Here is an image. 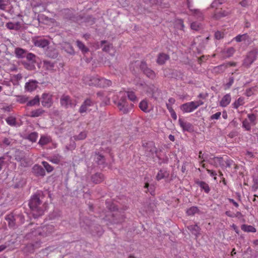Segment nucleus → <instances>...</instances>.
<instances>
[{
	"instance_id": "9b49d317",
	"label": "nucleus",
	"mask_w": 258,
	"mask_h": 258,
	"mask_svg": "<svg viewBox=\"0 0 258 258\" xmlns=\"http://www.w3.org/2000/svg\"><path fill=\"white\" fill-rule=\"evenodd\" d=\"M94 105V102L90 99H86L79 109V112L83 113L89 110V108Z\"/></svg>"
},
{
	"instance_id": "69168bd1",
	"label": "nucleus",
	"mask_w": 258,
	"mask_h": 258,
	"mask_svg": "<svg viewBox=\"0 0 258 258\" xmlns=\"http://www.w3.org/2000/svg\"><path fill=\"white\" fill-rule=\"evenodd\" d=\"M234 83V78L233 77H231L229 78V82L226 84V86H227L228 88H229Z\"/></svg>"
},
{
	"instance_id": "473e14b6",
	"label": "nucleus",
	"mask_w": 258,
	"mask_h": 258,
	"mask_svg": "<svg viewBox=\"0 0 258 258\" xmlns=\"http://www.w3.org/2000/svg\"><path fill=\"white\" fill-rule=\"evenodd\" d=\"M179 123L183 130L189 131L190 128L191 124L188 122H185L181 119H179Z\"/></svg>"
},
{
	"instance_id": "4d7b16f0",
	"label": "nucleus",
	"mask_w": 258,
	"mask_h": 258,
	"mask_svg": "<svg viewBox=\"0 0 258 258\" xmlns=\"http://www.w3.org/2000/svg\"><path fill=\"white\" fill-rule=\"evenodd\" d=\"M221 112H217L216 113L213 114L211 116L210 118L211 120L213 119H219L221 116Z\"/></svg>"
},
{
	"instance_id": "2eb2a0df",
	"label": "nucleus",
	"mask_w": 258,
	"mask_h": 258,
	"mask_svg": "<svg viewBox=\"0 0 258 258\" xmlns=\"http://www.w3.org/2000/svg\"><path fill=\"white\" fill-rule=\"evenodd\" d=\"M231 96L230 94L225 95L220 101V106L223 107L227 106L230 103Z\"/></svg>"
},
{
	"instance_id": "0e129e2a",
	"label": "nucleus",
	"mask_w": 258,
	"mask_h": 258,
	"mask_svg": "<svg viewBox=\"0 0 258 258\" xmlns=\"http://www.w3.org/2000/svg\"><path fill=\"white\" fill-rule=\"evenodd\" d=\"M150 146L151 147V149L149 151L151 152L152 154H153L154 152H156V148L152 143H150Z\"/></svg>"
},
{
	"instance_id": "e433bc0d",
	"label": "nucleus",
	"mask_w": 258,
	"mask_h": 258,
	"mask_svg": "<svg viewBox=\"0 0 258 258\" xmlns=\"http://www.w3.org/2000/svg\"><path fill=\"white\" fill-rule=\"evenodd\" d=\"M15 160L18 162H21V165L23 166H27V163L26 162L25 157L22 155H15Z\"/></svg>"
},
{
	"instance_id": "f704fd0d",
	"label": "nucleus",
	"mask_w": 258,
	"mask_h": 258,
	"mask_svg": "<svg viewBox=\"0 0 258 258\" xmlns=\"http://www.w3.org/2000/svg\"><path fill=\"white\" fill-rule=\"evenodd\" d=\"M76 43L77 46L82 51L83 53H85L89 51L88 48L81 41L77 40Z\"/></svg>"
},
{
	"instance_id": "72a5a7b5",
	"label": "nucleus",
	"mask_w": 258,
	"mask_h": 258,
	"mask_svg": "<svg viewBox=\"0 0 258 258\" xmlns=\"http://www.w3.org/2000/svg\"><path fill=\"white\" fill-rule=\"evenodd\" d=\"M54 63L51 62V61L47 60H44L43 61V67L46 70H52L54 68Z\"/></svg>"
},
{
	"instance_id": "f3484780",
	"label": "nucleus",
	"mask_w": 258,
	"mask_h": 258,
	"mask_svg": "<svg viewBox=\"0 0 258 258\" xmlns=\"http://www.w3.org/2000/svg\"><path fill=\"white\" fill-rule=\"evenodd\" d=\"M104 179L103 175L100 173H96L91 177L92 182L95 184H98L102 182Z\"/></svg>"
},
{
	"instance_id": "c03bdc74",
	"label": "nucleus",
	"mask_w": 258,
	"mask_h": 258,
	"mask_svg": "<svg viewBox=\"0 0 258 258\" xmlns=\"http://www.w3.org/2000/svg\"><path fill=\"white\" fill-rule=\"evenodd\" d=\"M42 165L48 172H50L53 170V168L46 161H43L42 162Z\"/></svg>"
},
{
	"instance_id": "49530a36",
	"label": "nucleus",
	"mask_w": 258,
	"mask_h": 258,
	"mask_svg": "<svg viewBox=\"0 0 258 258\" xmlns=\"http://www.w3.org/2000/svg\"><path fill=\"white\" fill-rule=\"evenodd\" d=\"M247 117L248 118L249 121L253 124H255V120L256 119V117L255 114L252 113V114H248L247 115Z\"/></svg>"
},
{
	"instance_id": "ddd939ff",
	"label": "nucleus",
	"mask_w": 258,
	"mask_h": 258,
	"mask_svg": "<svg viewBox=\"0 0 258 258\" xmlns=\"http://www.w3.org/2000/svg\"><path fill=\"white\" fill-rule=\"evenodd\" d=\"M112 83L109 80L103 78H101L98 76V81L97 82V87H107L111 86Z\"/></svg>"
},
{
	"instance_id": "f257e3e1",
	"label": "nucleus",
	"mask_w": 258,
	"mask_h": 258,
	"mask_svg": "<svg viewBox=\"0 0 258 258\" xmlns=\"http://www.w3.org/2000/svg\"><path fill=\"white\" fill-rule=\"evenodd\" d=\"M126 95L128 97L129 100L133 102H137L138 101L137 97L133 91H120L117 95V98H113L114 102L117 104V106L120 111H122L123 113H128L133 106V104L130 106L128 105L126 99Z\"/></svg>"
},
{
	"instance_id": "a18cd8bd",
	"label": "nucleus",
	"mask_w": 258,
	"mask_h": 258,
	"mask_svg": "<svg viewBox=\"0 0 258 258\" xmlns=\"http://www.w3.org/2000/svg\"><path fill=\"white\" fill-rule=\"evenodd\" d=\"M251 188L254 191H256L258 189V177L253 178V185Z\"/></svg>"
},
{
	"instance_id": "a878e982",
	"label": "nucleus",
	"mask_w": 258,
	"mask_h": 258,
	"mask_svg": "<svg viewBox=\"0 0 258 258\" xmlns=\"http://www.w3.org/2000/svg\"><path fill=\"white\" fill-rule=\"evenodd\" d=\"M200 212V210L199 208L196 206H192L187 209L186 210V214L188 216H192L194 215L196 213H199Z\"/></svg>"
},
{
	"instance_id": "3c124183",
	"label": "nucleus",
	"mask_w": 258,
	"mask_h": 258,
	"mask_svg": "<svg viewBox=\"0 0 258 258\" xmlns=\"http://www.w3.org/2000/svg\"><path fill=\"white\" fill-rule=\"evenodd\" d=\"M54 227L52 225H48L43 227L42 230L43 231H46L48 234L51 233L53 231Z\"/></svg>"
},
{
	"instance_id": "2f4dec72",
	"label": "nucleus",
	"mask_w": 258,
	"mask_h": 258,
	"mask_svg": "<svg viewBox=\"0 0 258 258\" xmlns=\"http://www.w3.org/2000/svg\"><path fill=\"white\" fill-rule=\"evenodd\" d=\"M44 112V110L42 109L39 108L32 111L30 112V116L32 117H36L40 116Z\"/></svg>"
},
{
	"instance_id": "dca6fc26",
	"label": "nucleus",
	"mask_w": 258,
	"mask_h": 258,
	"mask_svg": "<svg viewBox=\"0 0 258 258\" xmlns=\"http://www.w3.org/2000/svg\"><path fill=\"white\" fill-rule=\"evenodd\" d=\"M52 142V139L49 136L42 135L40 137V140L38 142V144L43 147L46 145Z\"/></svg>"
},
{
	"instance_id": "e2e57ef3",
	"label": "nucleus",
	"mask_w": 258,
	"mask_h": 258,
	"mask_svg": "<svg viewBox=\"0 0 258 258\" xmlns=\"http://www.w3.org/2000/svg\"><path fill=\"white\" fill-rule=\"evenodd\" d=\"M111 48H113L112 44H108L105 45L103 48V50L106 52H109Z\"/></svg>"
},
{
	"instance_id": "4468645a",
	"label": "nucleus",
	"mask_w": 258,
	"mask_h": 258,
	"mask_svg": "<svg viewBox=\"0 0 258 258\" xmlns=\"http://www.w3.org/2000/svg\"><path fill=\"white\" fill-rule=\"evenodd\" d=\"M32 171L36 176H43L45 174L44 169L39 165H35L32 168Z\"/></svg>"
},
{
	"instance_id": "de8ad7c7",
	"label": "nucleus",
	"mask_w": 258,
	"mask_h": 258,
	"mask_svg": "<svg viewBox=\"0 0 258 258\" xmlns=\"http://www.w3.org/2000/svg\"><path fill=\"white\" fill-rule=\"evenodd\" d=\"M145 3L151 4L152 5H160L162 4V0H143Z\"/></svg>"
},
{
	"instance_id": "20e7f679",
	"label": "nucleus",
	"mask_w": 258,
	"mask_h": 258,
	"mask_svg": "<svg viewBox=\"0 0 258 258\" xmlns=\"http://www.w3.org/2000/svg\"><path fill=\"white\" fill-rule=\"evenodd\" d=\"M204 104V102L201 100L197 101H191L184 104H183L180 108L184 112L189 113L192 112L196 109L199 106Z\"/></svg>"
},
{
	"instance_id": "774afa93",
	"label": "nucleus",
	"mask_w": 258,
	"mask_h": 258,
	"mask_svg": "<svg viewBox=\"0 0 258 258\" xmlns=\"http://www.w3.org/2000/svg\"><path fill=\"white\" fill-rule=\"evenodd\" d=\"M166 107L170 113L174 111V109L172 107V105L169 104H166Z\"/></svg>"
},
{
	"instance_id": "58836bf2",
	"label": "nucleus",
	"mask_w": 258,
	"mask_h": 258,
	"mask_svg": "<svg viewBox=\"0 0 258 258\" xmlns=\"http://www.w3.org/2000/svg\"><path fill=\"white\" fill-rule=\"evenodd\" d=\"M15 52L17 57L22 58L24 57L26 51L22 48H17L15 49Z\"/></svg>"
},
{
	"instance_id": "a211bd4d",
	"label": "nucleus",
	"mask_w": 258,
	"mask_h": 258,
	"mask_svg": "<svg viewBox=\"0 0 258 258\" xmlns=\"http://www.w3.org/2000/svg\"><path fill=\"white\" fill-rule=\"evenodd\" d=\"M228 14L229 13L227 11L221 9L215 12L213 15V17L216 19H219L222 17L228 16Z\"/></svg>"
},
{
	"instance_id": "bf43d9fd",
	"label": "nucleus",
	"mask_w": 258,
	"mask_h": 258,
	"mask_svg": "<svg viewBox=\"0 0 258 258\" xmlns=\"http://www.w3.org/2000/svg\"><path fill=\"white\" fill-rule=\"evenodd\" d=\"M239 4L243 7H246L250 5L248 0H242L239 3Z\"/></svg>"
},
{
	"instance_id": "0eeeda50",
	"label": "nucleus",
	"mask_w": 258,
	"mask_h": 258,
	"mask_svg": "<svg viewBox=\"0 0 258 258\" xmlns=\"http://www.w3.org/2000/svg\"><path fill=\"white\" fill-rule=\"evenodd\" d=\"M257 58V53L255 51H251L246 55L244 60L243 65L246 67H249Z\"/></svg>"
},
{
	"instance_id": "680f3d73",
	"label": "nucleus",
	"mask_w": 258,
	"mask_h": 258,
	"mask_svg": "<svg viewBox=\"0 0 258 258\" xmlns=\"http://www.w3.org/2000/svg\"><path fill=\"white\" fill-rule=\"evenodd\" d=\"M6 27L10 29V30H13V29H14L15 28V24L12 23V22H8L6 24Z\"/></svg>"
},
{
	"instance_id": "b1692460",
	"label": "nucleus",
	"mask_w": 258,
	"mask_h": 258,
	"mask_svg": "<svg viewBox=\"0 0 258 258\" xmlns=\"http://www.w3.org/2000/svg\"><path fill=\"white\" fill-rule=\"evenodd\" d=\"M140 108L145 112H149L150 110L147 100H143L139 104Z\"/></svg>"
},
{
	"instance_id": "f8f14e48",
	"label": "nucleus",
	"mask_w": 258,
	"mask_h": 258,
	"mask_svg": "<svg viewBox=\"0 0 258 258\" xmlns=\"http://www.w3.org/2000/svg\"><path fill=\"white\" fill-rule=\"evenodd\" d=\"M38 83L35 80H30L25 84V89L28 92H32L37 88Z\"/></svg>"
},
{
	"instance_id": "393cba45",
	"label": "nucleus",
	"mask_w": 258,
	"mask_h": 258,
	"mask_svg": "<svg viewBox=\"0 0 258 258\" xmlns=\"http://www.w3.org/2000/svg\"><path fill=\"white\" fill-rule=\"evenodd\" d=\"M235 51L233 47H229L222 51V53L225 57H230L232 56Z\"/></svg>"
},
{
	"instance_id": "cd10ccee",
	"label": "nucleus",
	"mask_w": 258,
	"mask_h": 258,
	"mask_svg": "<svg viewBox=\"0 0 258 258\" xmlns=\"http://www.w3.org/2000/svg\"><path fill=\"white\" fill-rule=\"evenodd\" d=\"M38 137V134L37 132H33L29 134L26 137V139L31 141L32 143L36 142L37 139Z\"/></svg>"
},
{
	"instance_id": "6e6552de",
	"label": "nucleus",
	"mask_w": 258,
	"mask_h": 258,
	"mask_svg": "<svg viewBox=\"0 0 258 258\" xmlns=\"http://www.w3.org/2000/svg\"><path fill=\"white\" fill-rule=\"evenodd\" d=\"M52 95L49 93H44L41 97V104L44 107H49L52 104Z\"/></svg>"
},
{
	"instance_id": "4c0bfd02",
	"label": "nucleus",
	"mask_w": 258,
	"mask_h": 258,
	"mask_svg": "<svg viewBox=\"0 0 258 258\" xmlns=\"http://www.w3.org/2000/svg\"><path fill=\"white\" fill-rule=\"evenodd\" d=\"M40 99L38 96H36L33 99L27 102V105L29 106H34L39 103Z\"/></svg>"
},
{
	"instance_id": "c85d7f7f",
	"label": "nucleus",
	"mask_w": 258,
	"mask_h": 258,
	"mask_svg": "<svg viewBox=\"0 0 258 258\" xmlns=\"http://www.w3.org/2000/svg\"><path fill=\"white\" fill-rule=\"evenodd\" d=\"M249 38L248 35L247 33L242 35H238L234 38V39L237 42H240L242 41H245Z\"/></svg>"
},
{
	"instance_id": "c9c22d12",
	"label": "nucleus",
	"mask_w": 258,
	"mask_h": 258,
	"mask_svg": "<svg viewBox=\"0 0 258 258\" xmlns=\"http://www.w3.org/2000/svg\"><path fill=\"white\" fill-rule=\"evenodd\" d=\"M7 123L12 126H14L17 124L16 119L14 116H10L6 119Z\"/></svg>"
},
{
	"instance_id": "5fc2aeb1",
	"label": "nucleus",
	"mask_w": 258,
	"mask_h": 258,
	"mask_svg": "<svg viewBox=\"0 0 258 258\" xmlns=\"http://www.w3.org/2000/svg\"><path fill=\"white\" fill-rule=\"evenodd\" d=\"M190 27L191 29L197 31L200 29V25L197 22H193L191 24Z\"/></svg>"
},
{
	"instance_id": "5701e85b",
	"label": "nucleus",
	"mask_w": 258,
	"mask_h": 258,
	"mask_svg": "<svg viewBox=\"0 0 258 258\" xmlns=\"http://www.w3.org/2000/svg\"><path fill=\"white\" fill-rule=\"evenodd\" d=\"M5 219L8 222L9 226L10 227L13 228L15 226V219L13 214L6 215Z\"/></svg>"
},
{
	"instance_id": "7c9ffc66",
	"label": "nucleus",
	"mask_w": 258,
	"mask_h": 258,
	"mask_svg": "<svg viewBox=\"0 0 258 258\" xmlns=\"http://www.w3.org/2000/svg\"><path fill=\"white\" fill-rule=\"evenodd\" d=\"M198 184L200 186V187L205 191V192L208 194L210 192V188L208 183L204 181H199Z\"/></svg>"
},
{
	"instance_id": "f03ea898",
	"label": "nucleus",
	"mask_w": 258,
	"mask_h": 258,
	"mask_svg": "<svg viewBox=\"0 0 258 258\" xmlns=\"http://www.w3.org/2000/svg\"><path fill=\"white\" fill-rule=\"evenodd\" d=\"M209 163L215 167H221V168L231 167L233 164V161L232 160L220 156L210 157L208 160Z\"/></svg>"
},
{
	"instance_id": "c756f323",
	"label": "nucleus",
	"mask_w": 258,
	"mask_h": 258,
	"mask_svg": "<svg viewBox=\"0 0 258 258\" xmlns=\"http://www.w3.org/2000/svg\"><path fill=\"white\" fill-rule=\"evenodd\" d=\"M188 7L189 10L192 12V14H193L198 19L200 20L203 19V14L201 11L199 10L191 9L189 4H188Z\"/></svg>"
},
{
	"instance_id": "bb28decb",
	"label": "nucleus",
	"mask_w": 258,
	"mask_h": 258,
	"mask_svg": "<svg viewBox=\"0 0 258 258\" xmlns=\"http://www.w3.org/2000/svg\"><path fill=\"white\" fill-rule=\"evenodd\" d=\"M241 228L242 230L245 232H256V229L251 225H247L245 224H243L241 225Z\"/></svg>"
},
{
	"instance_id": "39448f33",
	"label": "nucleus",
	"mask_w": 258,
	"mask_h": 258,
	"mask_svg": "<svg viewBox=\"0 0 258 258\" xmlns=\"http://www.w3.org/2000/svg\"><path fill=\"white\" fill-rule=\"evenodd\" d=\"M61 106L67 108L69 107H74L77 105L76 100H73L69 95H63L60 99Z\"/></svg>"
},
{
	"instance_id": "6e6d98bb",
	"label": "nucleus",
	"mask_w": 258,
	"mask_h": 258,
	"mask_svg": "<svg viewBox=\"0 0 258 258\" xmlns=\"http://www.w3.org/2000/svg\"><path fill=\"white\" fill-rule=\"evenodd\" d=\"M215 37L216 39L219 40L224 37V33L220 31H217L215 33Z\"/></svg>"
},
{
	"instance_id": "423d86ee",
	"label": "nucleus",
	"mask_w": 258,
	"mask_h": 258,
	"mask_svg": "<svg viewBox=\"0 0 258 258\" xmlns=\"http://www.w3.org/2000/svg\"><path fill=\"white\" fill-rule=\"evenodd\" d=\"M83 83L90 86H97L98 81V76L87 75L83 78Z\"/></svg>"
},
{
	"instance_id": "13d9d810",
	"label": "nucleus",
	"mask_w": 258,
	"mask_h": 258,
	"mask_svg": "<svg viewBox=\"0 0 258 258\" xmlns=\"http://www.w3.org/2000/svg\"><path fill=\"white\" fill-rule=\"evenodd\" d=\"M206 170H207V172L210 175V176L214 177V179L216 180L217 173L215 171L210 170L208 169H207Z\"/></svg>"
},
{
	"instance_id": "052dcab7",
	"label": "nucleus",
	"mask_w": 258,
	"mask_h": 258,
	"mask_svg": "<svg viewBox=\"0 0 258 258\" xmlns=\"http://www.w3.org/2000/svg\"><path fill=\"white\" fill-rule=\"evenodd\" d=\"M11 142H12V140L10 138H4L3 141V144L7 146L10 145L11 144Z\"/></svg>"
},
{
	"instance_id": "79ce46f5",
	"label": "nucleus",
	"mask_w": 258,
	"mask_h": 258,
	"mask_svg": "<svg viewBox=\"0 0 258 258\" xmlns=\"http://www.w3.org/2000/svg\"><path fill=\"white\" fill-rule=\"evenodd\" d=\"M242 127L246 131H250L251 130V123L247 119H245L242 121Z\"/></svg>"
},
{
	"instance_id": "338daca9",
	"label": "nucleus",
	"mask_w": 258,
	"mask_h": 258,
	"mask_svg": "<svg viewBox=\"0 0 258 258\" xmlns=\"http://www.w3.org/2000/svg\"><path fill=\"white\" fill-rule=\"evenodd\" d=\"M5 158L4 157H0V171L2 169L3 166L4 165V160Z\"/></svg>"
},
{
	"instance_id": "412c9836",
	"label": "nucleus",
	"mask_w": 258,
	"mask_h": 258,
	"mask_svg": "<svg viewBox=\"0 0 258 258\" xmlns=\"http://www.w3.org/2000/svg\"><path fill=\"white\" fill-rule=\"evenodd\" d=\"M187 228L195 235L198 236L200 234L201 228L197 224L189 225Z\"/></svg>"
},
{
	"instance_id": "a19ab883",
	"label": "nucleus",
	"mask_w": 258,
	"mask_h": 258,
	"mask_svg": "<svg viewBox=\"0 0 258 258\" xmlns=\"http://www.w3.org/2000/svg\"><path fill=\"white\" fill-rule=\"evenodd\" d=\"M10 4L9 0H0V10H5L7 7Z\"/></svg>"
},
{
	"instance_id": "37998d69",
	"label": "nucleus",
	"mask_w": 258,
	"mask_h": 258,
	"mask_svg": "<svg viewBox=\"0 0 258 258\" xmlns=\"http://www.w3.org/2000/svg\"><path fill=\"white\" fill-rule=\"evenodd\" d=\"M227 68V64H225V63L217 66L215 68V70L217 72L220 73H222L225 71V70Z\"/></svg>"
},
{
	"instance_id": "09e8293b",
	"label": "nucleus",
	"mask_w": 258,
	"mask_h": 258,
	"mask_svg": "<svg viewBox=\"0 0 258 258\" xmlns=\"http://www.w3.org/2000/svg\"><path fill=\"white\" fill-rule=\"evenodd\" d=\"M28 98L26 96H19L17 97V101L20 103H25L28 101Z\"/></svg>"
},
{
	"instance_id": "864d4df0",
	"label": "nucleus",
	"mask_w": 258,
	"mask_h": 258,
	"mask_svg": "<svg viewBox=\"0 0 258 258\" xmlns=\"http://www.w3.org/2000/svg\"><path fill=\"white\" fill-rule=\"evenodd\" d=\"M165 177V174L162 170H160L156 175V178L157 180H160Z\"/></svg>"
},
{
	"instance_id": "6ab92c4d",
	"label": "nucleus",
	"mask_w": 258,
	"mask_h": 258,
	"mask_svg": "<svg viewBox=\"0 0 258 258\" xmlns=\"http://www.w3.org/2000/svg\"><path fill=\"white\" fill-rule=\"evenodd\" d=\"M94 160L98 164L102 165L105 163L104 157L101 154H99L96 152L93 155Z\"/></svg>"
},
{
	"instance_id": "1a4fd4ad",
	"label": "nucleus",
	"mask_w": 258,
	"mask_h": 258,
	"mask_svg": "<svg viewBox=\"0 0 258 258\" xmlns=\"http://www.w3.org/2000/svg\"><path fill=\"white\" fill-rule=\"evenodd\" d=\"M32 41L35 46L43 48L47 47L49 44L47 40L40 37L33 38Z\"/></svg>"
},
{
	"instance_id": "4be33fe9",
	"label": "nucleus",
	"mask_w": 258,
	"mask_h": 258,
	"mask_svg": "<svg viewBox=\"0 0 258 258\" xmlns=\"http://www.w3.org/2000/svg\"><path fill=\"white\" fill-rule=\"evenodd\" d=\"M244 103V98L243 97H240L233 103L232 106L234 108L237 109L239 107L243 105Z\"/></svg>"
},
{
	"instance_id": "ea45409f",
	"label": "nucleus",
	"mask_w": 258,
	"mask_h": 258,
	"mask_svg": "<svg viewBox=\"0 0 258 258\" xmlns=\"http://www.w3.org/2000/svg\"><path fill=\"white\" fill-rule=\"evenodd\" d=\"M87 137V133L86 132H82L78 135L73 137L75 140H84Z\"/></svg>"
},
{
	"instance_id": "8fccbe9b",
	"label": "nucleus",
	"mask_w": 258,
	"mask_h": 258,
	"mask_svg": "<svg viewBox=\"0 0 258 258\" xmlns=\"http://www.w3.org/2000/svg\"><path fill=\"white\" fill-rule=\"evenodd\" d=\"M176 26L177 28L183 30L184 28V25L183 23V21L182 19H178L176 21Z\"/></svg>"
},
{
	"instance_id": "603ef678",
	"label": "nucleus",
	"mask_w": 258,
	"mask_h": 258,
	"mask_svg": "<svg viewBox=\"0 0 258 258\" xmlns=\"http://www.w3.org/2000/svg\"><path fill=\"white\" fill-rule=\"evenodd\" d=\"M225 2V0H215L211 4V7L214 8L217 6V5H222Z\"/></svg>"
},
{
	"instance_id": "aec40b11",
	"label": "nucleus",
	"mask_w": 258,
	"mask_h": 258,
	"mask_svg": "<svg viewBox=\"0 0 258 258\" xmlns=\"http://www.w3.org/2000/svg\"><path fill=\"white\" fill-rule=\"evenodd\" d=\"M169 59V56L164 53H161L158 55L157 62L159 64H164Z\"/></svg>"
},
{
	"instance_id": "7ed1b4c3",
	"label": "nucleus",
	"mask_w": 258,
	"mask_h": 258,
	"mask_svg": "<svg viewBox=\"0 0 258 258\" xmlns=\"http://www.w3.org/2000/svg\"><path fill=\"white\" fill-rule=\"evenodd\" d=\"M40 205V200L38 195H34L32 197L29 206L32 211L33 215L35 218L42 215L44 211L39 206Z\"/></svg>"
},
{
	"instance_id": "9d476101",
	"label": "nucleus",
	"mask_w": 258,
	"mask_h": 258,
	"mask_svg": "<svg viewBox=\"0 0 258 258\" xmlns=\"http://www.w3.org/2000/svg\"><path fill=\"white\" fill-rule=\"evenodd\" d=\"M140 68L148 78L153 79L155 77V73L153 71L147 67L146 62L144 61L141 62Z\"/></svg>"
}]
</instances>
